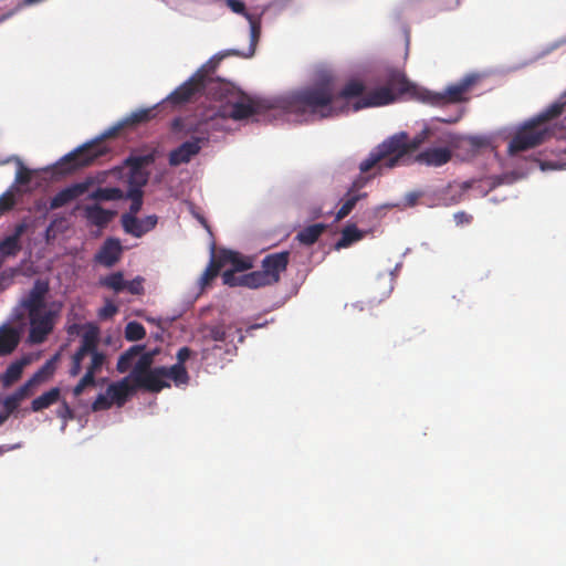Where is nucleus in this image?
<instances>
[{"label":"nucleus","mask_w":566,"mask_h":566,"mask_svg":"<svg viewBox=\"0 0 566 566\" xmlns=\"http://www.w3.org/2000/svg\"><path fill=\"white\" fill-rule=\"evenodd\" d=\"M157 158V150L153 149L148 154L139 155V154H130L125 160L124 166L128 168H137L145 169L146 167L153 165Z\"/></svg>","instance_id":"obj_31"},{"label":"nucleus","mask_w":566,"mask_h":566,"mask_svg":"<svg viewBox=\"0 0 566 566\" xmlns=\"http://www.w3.org/2000/svg\"><path fill=\"white\" fill-rule=\"evenodd\" d=\"M88 189V182H77L60 190L50 201V209L62 208L84 195Z\"/></svg>","instance_id":"obj_19"},{"label":"nucleus","mask_w":566,"mask_h":566,"mask_svg":"<svg viewBox=\"0 0 566 566\" xmlns=\"http://www.w3.org/2000/svg\"><path fill=\"white\" fill-rule=\"evenodd\" d=\"M209 335L216 342H224L228 338V332L224 326L217 325L210 328Z\"/></svg>","instance_id":"obj_55"},{"label":"nucleus","mask_w":566,"mask_h":566,"mask_svg":"<svg viewBox=\"0 0 566 566\" xmlns=\"http://www.w3.org/2000/svg\"><path fill=\"white\" fill-rule=\"evenodd\" d=\"M262 105L259 101L253 99L240 88L237 93L232 94V97L227 104L220 105L218 108H209L200 117L195 126L186 127L184 118H175L171 124V128L175 132H181L185 129L187 134L201 132L202 126H209L212 129H220L219 120L228 118L234 120L247 119L261 112Z\"/></svg>","instance_id":"obj_3"},{"label":"nucleus","mask_w":566,"mask_h":566,"mask_svg":"<svg viewBox=\"0 0 566 566\" xmlns=\"http://www.w3.org/2000/svg\"><path fill=\"white\" fill-rule=\"evenodd\" d=\"M364 238V232L360 231L355 224H348L342 230L340 239L336 242L337 250L348 248L354 242Z\"/></svg>","instance_id":"obj_32"},{"label":"nucleus","mask_w":566,"mask_h":566,"mask_svg":"<svg viewBox=\"0 0 566 566\" xmlns=\"http://www.w3.org/2000/svg\"><path fill=\"white\" fill-rule=\"evenodd\" d=\"M154 353L148 352L139 356L132 371V376L135 382L138 381L139 377H143V375H146L153 370L151 365L154 361Z\"/></svg>","instance_id":"obj_37"},{"label":"nucleus","mask_w":566,"mask_h":566,"mask_svg":"<svg viewBox=\"0 0 566 566\" xmlns=\"http://www.w3.org/2000/svg\"><path fill=\"white\" fill-rule=\"evenodd\" d=\"M49 290L50 286L48 281L41 279L35 280L28 295L21 301V306L28 314L48 310L45 296L49 293Z\"/></svg>","instance_id":"obj_11"},{"label":"nucleus","mask_w":566,"mask_h":566,"mask_svg":"<svg viewBox=\"0 0 566 566\" xmlns=\"http://www.w3.org/2000/svg\"><path fill=\"white\" fill-rule=\"evenodd\" d=\"M558 132L563 133V129L558 128ZM552 136H557L555 127L541 126L532 118L522 125L512 137L509 144V154L516 155L535 148Z\"/></svg>","instance_id":"obj_6"},{"label":"nucleus","mask_w":566,"mask_h":566,"mask_svg":"<svg viewBox=\"0 0 566 566\" xmlns=\"http://www.w3.org/2000/svg\"><path fill=\"white\" fill-rule=\"evenodd\" d=\"M61 307V304H52V306L48 310L28 314L30 323L28 336L29 343L42 344L46 340L48 336L54 329Z\"/></svg>","instance_id":"obj_8"},{"label":"nucleus","mask_w":566,"mask_h":566,"mask_svg":"<svg viewBox=\"0 0 566 566\" xmlns=\"http://www.w3.org/2000/svg\"><path fill=\"white\" fill-rule=\"evenodd\" d=\"M228 51H226L224 53H222L219 57L217 59H211L209 60L207 63H205L199 70L196 71L195 74H199L201 77L198 80V82L203 85L206 82L208 81H211L212 78H217L214 76V73H216V70L218 67V64L220 62V60L224 56H229L228 55Z\"/></svg>","instance_id":"obj_35"},{"label":"nucleus","mask_w":566,"mask_h":566,"mask_svg":"<svg viewBox=\"0 0 566 566\" xmlns=\"http://www.w3.org/2000/svg\"><path fill=\"white\" fill-rule=\"evenodd\" d=\"M144 346L142 345H135L125 350L118 358L116 368L119 373H126L132 364L135 357L140 355V353L144 350Z\"/></svg>","instance_id":"obj_38"},{"label":"nucleus","mask_w":566,"mask_h":566,"mask_svg":"<svg viewBox=\"0 0 566 566\" xmlns=\"http://www.w3.org/2000/svg\"><path fill=\"white\" fill-rule=\"evenodd\" d=\"M99 342V329L94 324H86L85 332L81 338V345L71 357V367L69 375L76 377L82 371V361L85 356H91V363L86 368L85 376H90L95 379V375L98 374L106 360V355L98 350Z\"/></svg>","instance_id":"obj_4"},{"label":"nucleus","mask_w":566,"mask_h":566,"mask_svg":"<svg viewBox=\"0 0 566 566\" xmlns=\"http://www.w3.org/2000/svg\"><path fill=\"white\" fill-rule=\"evenodd\" d=\"M61 397V389L59 387L51 388L41 396L36 397L31 402V410L33 412L42 411L56 403Z\"/></svg>","instance_id":"obj_29"},{"label":"nucleus","mask_w":566,"mask_h":566,"mask_svg":"<svg viewBox=\"0 0 566 566\" xmlns=\"http://www.w3.org/2000/svg\"><path fill=\"white\" fill-rule=\"evenodd\" d=\"M192 354H193V352L189 347H187V346L181 347L177 353V363L176 364L184 365L186 363V360L192 356Z\"/></svg>","instance_id":"obj_61"},{"label":"nucleus","mask_w":566,"mask_h":566,"mask_svg":"<svg viewBox=\"0 0 566 566\" xmlns=\"http://www.w3.org/2000/svg\"><path fill=\"white\" fill-rule=\"evenodd\" d=\"M454 221L458 226L469 224L472 221V216L465 211H458L453 214Z\"/></svg>","instance_id":"obj_60"},{"label":"nucleus","mask_w":566,"mask_h":566,"mask_svg":"<svg viewBox=\"0 0 566 566\" xmlns=\"http://www.w3.org/2000/svg\"><path fill=\"white\" fill-rule=\"evenodd\" d=\"M32 172L29 168H27L21 161L19 163L17 175H15V182L18 185L24 186L28 185L31 181Z\"/></svg>","instance_id":"obj_51"},{"label":"nucleus","mask_w":566,"mask_h":566,"mask_svg":"<svg viewBox=\"0 0 566 566\" xmlns=\"http://www.w3.org/2000/svg\"><path fill=\"white\" fill-rule=\"evenodd\" d=\"M419 198H420V193H418V192H409L405 197V203L408 207H413L418 202Z\"/></svg>","instance_id":"obj_63"},{"label":"nucleus","mask_w":566,"mask_h":566,"mask_svg":"<svg viewBox=\"0 0 566 566\" xmlns=\"http://www.w3.org/2000/svg\"><path fill=\"white\" fill-rule=\"evenodd\" d=\"M123 247L115 238H107L94 255V262L105 268L114 266L122 256Z\"/></svg>","instance_id":"obj_13"},{"label":"nucleus","mask_w":566,"mask_h":566,"mask_svg":"<svg viewBox=\"0 0 566 566\" xmlns=\"http://www.w3.org/2000/svg\"><path fill=\"white\" fill-rule=\"evenodd\" d=\"M452 158V150L449 147H429L413 155L411 153L410 165L418 163L428 167H441Z\"/></svg>","instance_id":"obj_10"},{"label":"nucleus","mask_w":566,"mask_h":566,"mask_svg":"<svg viewBox=\"0 0 566 566\" xmlns=\"http://www.w3.org/2000/svg\"><path fill=\"white\" fill-rule=\"evenodd\" d=\"M90 198L97 201L120 200L125 198V193L117 187H99L90 195Z\"/></svg>","instance_id":"obj_36"},{"label":"nucleus","mask_w":566,"mask_h":566,"mask_svg":"<svg viewBox=\"0 0 566 566\" xmlns=\"http://www.w3.org/2000/svg\"><path fill=\"white\" fill-rule=\"evenodd\" d=\"M95 386V379H92L90 376H83L77 385L73 388V395L74 397H80L86 387H94Z\"/></svg>","instance_id":"obj_54"},{"label":"nucleus","mask_w":566,"mask_h":566,"mask_svg":"<svg viewBox=\"0 0 566 566\" xmlns=\"http://www.w3.org/2000/svg\"><path fill=\"white\" fill-rule=\"evenodd\" d=\"M125 290L133 295L144 294V279L142 276H137L132 281H125Z\"/></svg>","instance_id":"obj_49"},{"label":"nucleus","mask_w":566,"mask_h":566,"mask_svg":"<svg viewBox=\"0 0 566 566\" xmlns=\"http://www.w3.org/2000/svg\"><path fill=\"white\" fill-rule=\"evenodd\" d=\"M155 116L154 108L138 109L128 115L119 125L123 126H136L143 123L149 122Z\"/></svg>","instance_id":"obj_41"},{"label":"nucleus","mask_w":566,"mask_h":566,"mask_svg":"<svg viewBox=\"0 0 566 566\" xmlns=\"http://www.w3.org/2000/svg\"><path fill=\"white\" fill-rule=\"evenodd\" d=\"M471 188L470 181L462 184L449 185L443 191L441 200L443 205L451 206L462 201L464 193Z\"/></svg>","instance_id":"obj_28"},{"label":"nucleus","mask_w":566,"mask_h":566,"mask_svg":"<svg viewBox=\"0 0 566 566\" xmlns=\"http://www.w3.org/2000/svg\"><path fill=\"white\" fill-rule=\"evenodd\" d=\"M478 75L469 74L457 84L450 85L444 93V98L449 103H459L465 99V94L476 83Z\"/></svg>","instance_id":"obj_20"},{"label":"nucleus","mask_w":566,"mask_h":566,"mask_svg":"<svg viewBox=\"0 0 566 566\" xmlns=\"http://www.w3.org/2000/svg\"><path fill=\"white\" fill-rule=\"evenodd\" d=\"M109 149L101 143L93 140L86 143L72 153L65 155L59 163L61 172L70 174L80 168L92 165L97 158L106 155Z\"/></svg>","instance_id":"obj_7"},{"label":"nucleus","mask_w":566,"mask_h":566,"mask_svg":"<svg viewBox=\"0 0 566 566\" xmlns=\"http://www.w3.org/2000/svg\"><path fill=\"white\" fill-rule=\"evenodd\" d=\"M360 187H361V185L358 181H355L352 185V187L349 188V190L347 191V193L345 196L342 207L339 208V210L336 213V220H342V219L346 218L353 211L356 203L360 199L367 197L366 192H361V193L355 192Z\"/></svg>","instance_id":"obj_26"},{"label":"nucleus","mask_w":566,"mask_h":566,"mask_svg":"<svg viewBox=\"0 0 566 566\" xmlns=\"http://www.w3.org/2000/svg\"><path fill=\"white\" fill-rule=\"evenodd\" d=\"M95 386V379H92L90 376H83L77 385L73 388V395L74 397H80L86 387H94Z\"/></svg>","instance_id":"obj_53"},{"label":"nucleus","mask_w":566,"mask_h":566,"mask_svg":"<svg viewBox=\"0 0 566 566\" xmlns=\"http://www.w3.org/2000/svg\"><path fill=\"white\" fill-rule=\"evenodd\" d=\"M29 364L28 358L23 357L11 363L3 375L1 376V381L4 387H9L15 381H18L23 373V368Z\"/></svg>","instance_id":"obj_30"},{"label":"nucleus","mask_w":566,"mask_h":566,"mask_svg":"<svg viewBox=\"0 0 566 566\" xmlns=\"http://www.w3.org/2000/svg\"><path fill=\"white\" fill-rule=\"evenodd\" d=\"M56 413H57V417L63 419V420H72V419H74V412H73V410L71 409V407L69 406V403L66 401L62 402V405L57 409Z\"/></svg>","instance_id":"obj_57"},{"label":"nucleus","mask_w":566,"mask_h":566,"mask_svg":"<svg viewBox=\"0 0 566 566\" xmlns=\"http://www.w3.org/2000/svg\"><path fill=\"white\" fill-rule=\"evenodd\" d=\"M135 384L137 387L144 388L150 392H159L164 388L170 387L169 381L166 379L165 367L153 368L150 373L139 377L138 381Z\"/></svg>","instance_id":"obj_18"},{"label":"nucleus","mask_w":566,"mask_h":566,"mask_svg":"<svg viewBox=\"0 0 566 566\" xmlns=\"http://www.w3.org/2000/svg\"><path fill=\"white\" fill-rule=\"evenodd\" d=\"M27 222H20L14 227L13 232L0 242L1 258L15 256L22 249L21 237L28 230Z\"/></svg>","instance_id":"obj_17"},{"label":"nucleus","mask_w":566,"mask_h":566,"mask_svg":"<svg viewBox=\"0 0 566 566\" xmlns=\"http://www.w3.org/2000/svg\"><path fill=\"white\" fill-rule=\"evenodd\" d=\"M167 381L172 380L177 386L186 385L189 381V375L186 367L181 364H175L165 367Z\"/></svg>","instance_id":"obj_40"},{"label":"nucleus","mask_w":566,"mask_h":566,"mask_svg":"<svg viewBox=\"0 0 566 566\" xmlns=\"http://www.w3.org/2000/svg\"><path fill=\"white\" fill-rule=\"evenodd\" d=\"M201 76L193 74L185 83L179 85L174 92H171L164 103L170 105L174 108H180L188 103L196 101L202 95V85L198 82Z\"/></svg>","instance_id":"obj_9"},{"label":"nucleus","mask_w":566,"mask_h":566,"mask_svg":"<svg viewBox=\"0 0 566 566\" xmlns=\"http://www.w3.org/2000/svg\"><path fill=\"white\" fill-rule=\"evenodd\" d=\"M21 339L20 331L11 325L0 326V357L8 356L15 350Z\"/></svg>","instance_id":"obj_21"},{"label":"nucleus","mask_w":566,"mask_h":566,"mask_svg":"<svg viewBox=\"0 0 566 566\" xmlns=\"http://www.w3.org/2000/svg\"><path fill=\"white\" fill-rule=\"evenodd\" d=\"M15 206V196L12 190H7L0 196V214L10 211Z\"/></svg>","instance_id":"obj_47"},{"label":"nucleus","mask_w":566,"mask_h":566,"mask_svg":"<svg viewBox=\"0 0 566 566\" xmlns=\"http://www.w3.org/2000/svg\"><path fill=\"white\" fill-rule=\"evenodd\" d=\"M326 226L323 223H315L311 224L308 227H305L303 230H301L296 239L306 245L314 244L318 238L322 235V233L325 231Z\"/></svg>","instance_id":"obj_33"},{"label":"nucleus","mask_w":566,"mask_h":566,"mask_svg":"<svg viewBox=\"0 0 566 566\" xmlns=\"http://www.w3.org/2000/svg\"><path fill=\"white\" fill-rule=\"evenodd\" d=\"M148 179L149 171L146 169L129 168V172L127 175L128 189L143 190V187L146 186Z\"/></svg>","instance_id":"obj_39"},{"label":"nucleus","mask_w":566,"mask_h":566,"mask_svg":"<svg viewBox=\"0 0 566 566\" xmlns=\"http://www.w3.org/2000/svg\"><path fill=\"white\" fill-rule=\"evenodd\" d=\"M222 281L224 284L230 286H237L240 284V277H237L235 271L227 270L222 273Z\"/></svg>","instance_id":"obj_59"},{"label":"nucleus","mask_w":566,"mask_h":566,"mask_svg":"<svg viewBox=\"0 0 566 566\" xmlns=\"http://www.w3.org/2000/svg\"><path fill=\"white\" fill-rule=\"evenodd\" d=\"M566 112V92L563 93L554 103L547 106L533 119L541 126H547L546 123L553 120Z\"/></svg>","instance_id":"obj_24"},{"label":"nucleus","mask_w":566,"mask_h":566,"mask_svg":"<svg viewBox=\"0 0 566 566\" xmlns=\"http://www.w3.org/2000/svg\"><path fill=\"white\" fill-rule=\"evenodd\" d=\"M113 401L107 394H99L92 403V410L94 412L107 410L112 407Z\"/></svg>","instance_id":"obj_48"},{"label":"nucleus","mask_w":566,"mask_h":566,"mask_svg":"<svg viewBox=\"0 0 566 566\" xmlns=\"http://www.w3.org/2000/svg\"><path fill=\"white\" fill-rule=\"evenodd\" d=\"M55 361L56 356L45 361V364L36 373L33 374L32 378L35 379L38 384L50 378L55 371Z\"/></svg>","instance_id":"obj_45"},{"label":"nucleus","mask_w":566,"mask_h":566,"mask_svg":"<svg viewBox=\"0 0 566 566\" xmlns=\"http://www.w3.org/2000/svg\"><path fill=\"white\" fill-rule=\"evenodd\" d=\"M39 385L35 379H33L32 377L25 382L23 384L21 387H19L13 394L19 397L21 400H24L25 398H28L29 396L32 395L33 392V388Z\"/></svg>","instance_id":"obj_50"},{"label":"nucleus","mask_w":566,"mask_h":566,"mask_svg":"<svg viewBox=\"0 0 566 566\" xmlns=\"http://www.w3.org/2000/svg\"><path fill=\"white\" fill-rule=\"evenodd\" d=\"M432 135V129L424 127L413 138L408 133L399 132L379 144L368 157L359 164L361 172H368L375 167L395 168L410 165L411 153L418 150Z\"/></svg>","instance_id":"obj_2"},{"label":"nucleus","mask_w":566,"mask_h":566,"mask_svg":"<svg viewBox=\"0 0 566 566\" xmlns=\"http://www.w3.org/2000/svg\"><path fill=\"white\" fill-rule=\"evenodd\" d=\"M21 399L17 397L14 394L9 395L2 401V407L6 411L12 415L20 406Z\"/></svg>","instance_id":"obj_52"},{"label":"nucleus","mask_w":566,"mask_h":566,"mask_svg":"<svg viewBox=\"0 0 566 566\" xmlns=\"http://www.w3.org/2000/svg\"><path fill=\"white\" fill-rule=\"evenodd\" d=\"M217 256L222 264V268L227 264L233 266L232 271H244L252 268V263L249 259H244L240 253L222 249L217 253Z\"/></svg>","instance_id":"obj_27"},{"label":"nucleus","mask_w":566,"mask_h":566,"mask_svg":"<svg viewBox=\"0 0 566 566\" xmlns=\"http://www.w3.org/2000/svg\"><path fill=\"white\" fill-rule=\"evenodd\" d=\"M552 164L556 168L566 169V149L560 150L559 157Z\"/></svg>","instance_id":"obj_62"},{"label":"nucleus","mask_w":566,"mask_h":566,"mask_svg":"<svg viewBox=\"0 0 566 566\" xmlns=\"http://www.w3.org/2000/svg\"><path fill=\"white\" fill-rule=\"evenodd\" d=\"M205 138L196 137L192 140L182 143L177 148L169 153L168 161L172 167H177L181 164H187L191 158L199 154L201 150V143Z\"/></svg>","instance_id":"obj_15"},{"label":"nucleus","mask_w":566,"mask_h":566,"mask_svg":"<svg viewBox=\"0 0 566 566\" xmlns=\"http://www.w3.org/2000/svg\"><path fill=\"white\" fill-rule=\"evenodd\" d=\"M102 286L113 290L118 293L125 290V280L122 272H114L99 281Z\"/></svg>","instance_id":"obj_43"},{"label":"nucleus","mask_w":566,"mask_h":566,"mask_svg":"<svg viewBox=\"0 0 566 566\" xmlns=\"http://www.w3.org/2000/svg\"><path fill=\"white\" fill-rule=\"evenodd\" d=\"M416 87L407 80L406 75L394 70L388 73L386 84L376 88L369 95L360 97L354 105V111L366 107L387 105L392 103L397 96L411 93Z\"/></svg>","instance_id":"obj_5"},{"label":"nucleus","mask_w":566,"mask_h":566,"mask_svg":"<svg viewBox=\"0 0 566 566\" xmlns=\"http://www.w3.org/2000/svg\"><path fill=\"white\" fill-rule=\"evenodd\" d=\"M227 6L235 13L243 14L247 18V14H250L245 10V4L241 0H227Z\"/></svg>","instance_id":"obj_58"},{"label":"nucleus","mask_w":566,"mask_h":566,"mask_svg":"<svg viewBox=\"0 0 566 566\" xmlns=\"http://www.w3.org/2000/svg\"><path fill=\"white\" fill-rule=\"evenodd\" d=\"M289 261V251L268 254L262 260V270L272 283L275 284L280 281L281 273L286 270Z\"/></svg>","instance_id":"obj_14"},{"label":"nucleus","mask_w":566,"mask_h":566,"mask_svg":"<svg viewBox=\"0 0 566 566\" xmlns=\"http://www.w3.org/2000/svg\"><path fill=\"white\" fill-rule=\"evenodd\" d=\"M20 447H21L20 443L12 444V446H0V455L4 454L6 452L12 451L14 449H18Z\"/></svg>","instance_id":"obj_64"},{"label":"nucleus","mask_w":566,"mask_h":566,"mask_svg":"<svg viewBox=\"0 0 566 566\" xmlns=\"http://www.w3.org/2000/svg\"><path fill=\"white\" fill-rule=\"evenodd\" d=\"M146 336V329L145 327L136 322H129L127 323L125 327V338L129 342H137L143 339Z\"/></svg>","instance_id":"obj_44"},{"label":"nucleus","mask_w":566,"mask_h":566,"mask_svg":"<svg viewBox=\"0 0 566 566\" xmlns=\"http://www.w3.org/2000/svg\"><path fill=\"white\" fill-rule=\"evenodd\" d=\"M247 20L250 23V44L247 52H240L238 50H229L228 55H234L240 57H251L255 53L256 43L261 34V21L259 17L254 14H247Z\"/></svg>","instance_id":"obj_22"},{"label":"nucleus","mask_w":566,"mask_h":566,"mask_svg":"<svg viewBox=\"0 0 566 566\" xmlns=\"http://www.w3.org/2000/svg\"><path fill=\"white\" fill-rule=\"evenodd\" d=\"M118 308L112 302H107L98 312L101 318H111L117 313Z\"/></svg>","instance_id":"obj_56"},{"label":"nucleus","mask_w":566,"mask_h":566,"mask_svg":"<svg viewBox=\"0 0 566 566\" xmlns=\"http://www.w3.org/2000/svg\"><path fill=\"white\" fill-rule=\"evenodd\" d=\"M239 91L232 83L221 80L219 77L212 78L202 85V95L219 101L222 104H227L232 97L233 93Z\"/></svg>","instance_id":"obj_12"},{"label":"nucleus","mask_w":566,"mask_h":566,"mask_svg":"<svg viewBox=\"0 0 566 566\" xmlns=\"http://www.w3.org/2000/svg\"><path fill=\"white\" fill-rule=\"evenodd\" d=\"M84 217L91 224L103 228L111 222L114 217V212L106 210L96 203L84 208Z\"/></svg>","instance_id":"obj_25"},{"label":"nucleus","mask_w":566,"mask_h":566,"mask_svg":"<svg viewBox=\"0 0 566 566\" xmlns=\"http://www.w3.org/2000/svg\"><path fill=\"white\" fill-rule=\"evenodd\" d=\"M222 269V264L220 263L217 254H212L211 260L206 268L205 272L200 277V284L202 287L210 284V282L218 276L220 270Z\"/></svg>","instance_id":"obj_42"},{"label":"nucleus","mask_w":566,"mask_h":566,"mask_svg":"<svg viewBox=\"0 0 566 566\" xmlns=\"http://www.w3.org/2000/svg\"><path fill=\"white\" fill-rule=\"evenodd\" d=\"M133 391L134 388L130 386L128 378L113 382L106 389L107 396H109L113 403L118 407H123L125 405Z\"/></svg>","instance_id":"obj_23"},{"label":"nucleus","mask_w":566,"mask_h":566,"mask_svg":"<svg viewBox=\"0 0 566 566\" xmlns=\"http://www.w3.org/2000/svg\"><path fill=\"white\" fill-rule=\"evenodd\" d=\"M143 190L137 189H128L127 193L125 195V198H128L132 200L129 212L127 214L136 216L143 206Z\"/></svg>","instance_id":"obj_46"},{"label":"nucleus","mask_w":566,"mask_h":566,"mask_svg":"<svg viewBox=\"0 0 566 566\" xmlns=\"http://www.w3.org/2000/svg\"><path fill=\"white\" fill-rule=\"evenodd\" d=\"M364 92V83L352 80L337 93L334 75L331 72H323L315 83L291 93L282 104L287 114L295 115L300 122H310L334 117L349 111L355 112L349 99L360 97Z\"/></svg>","instance_id":"obj_1"},{"label":"nucleus","mask_w":566,"mask_h":566,"mask_svg":"<svg viewBox=\"0 0 566 566\" xmlns=\"http://www.w3.org/2000/svg\"><path fill=\"white\" fill-rule=\"evenodd\" d=\"M240 284L250 289H258L272 285V281L266 276L263 270L253 271L240 276Z\"/></svg>","instance_id":"obj_34"},{"label":"nucleus","mask_w":566,"mask_h":566,"mask_svg":"<svg viewBox=\"0 0 566 566\" xmlns=\"http://www.w3.org/2000/svg\"><path fill=\"white\" fill-rule=\"evenodd\" d=\"M157 224L156 216H147L146 218L139 219L133 214L122 216V226L125 232L140 238L148 231L153 230Z\"/></svg>","instance_id":"obj_16"}]
</instances>
